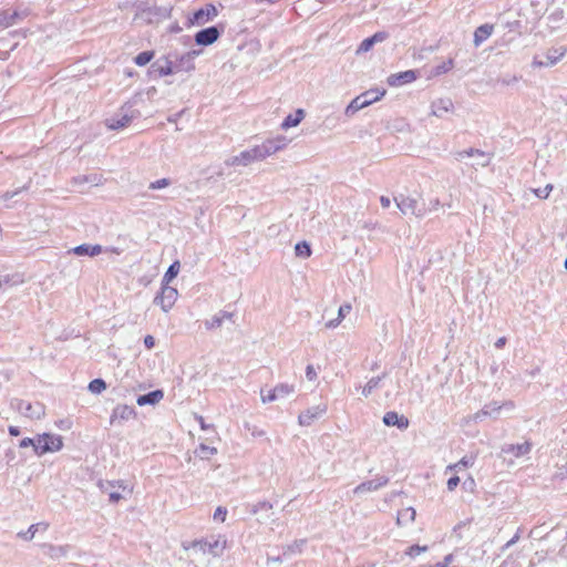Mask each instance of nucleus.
<instances>
[{
    "instance_id": "nucleus-1",
    "label": "nucleus",
    "mask_w": 567,
    "mask_h": 567,
    "mask_svg": "<svg viewBox=\"0 0 567 567\" xmlns=\"http://www.w3.org/2000/svg\"><path fill=\"white\" fill-rule=\"evenodd\" d=\"M99 487L103 493L109 495L111 503H117L127 498L133 493V487L128 486L124 481H105L100 482Z\"/></svg>"
},
{
    "instance_id": "nucleus-2",
    "label": "nucleus",
    "mask_w": 567,
    "mask_h": 567,
    "mask_svg": "<svg viewBox=\"0 0 567 567\" xmlns=\"http://www.w3.org/2000/svg\"><path fill=\"white\" fill-rule=\"evenodd\" d=\"M289 144V140L284 135H278L272 138L264 141L259 145H255L254 152L256 153L257 161H264L265 158L282 151Z\"/></svg>"
},
{
    "instance_id": "nucleus-3",
    "label": "nucleus",
    "mask_w": 567,
    "mask_h": 567,
    "mask_svg": "<svg viewBox=\"0 0 567 567\" xmlns=\"http://www.w3.org/2000/svg\"><path fill=\"white\" fill-rule=\"evenodd\" d=\"M385 94V90L374 89L369 90L361 95L357 96L351 101V103L346 107V115L352 116L358 111L371 105L372 103L381 100V97Z\"/></svg>"
},
{
    "instance_id": "nucleus-4",
    "label": "nucleus",
    "mask_w": 567,
    "mask_h": 567,
    "mask_svg": "<svg viewBox=\"0 0 567 567\" xmlns=\"http://www.w3.org/2000/svg\"><path fill=\"white\" fill-rule=\"evenodd\" d=\"M11 406L22 416L30 420H40L45 414V408L40 402H29L16 399L11 402Z\"/></svg>"
},
{
    "instance_id": "nucleus-5",
    "label": "nucleus",
    "mask_w": 567,
    "mask_h": 567,
    "mask_svg": "<svg viewBox=\"0 0 567 567\" xmlns=\"http://www.w3.org/2000/svg\"><path fill=\"white\" fill-rule=\"evenodd\" d=\"M567 53L565 47L550 48L543 55H535L532 61L534 69L550 68L557 64Z\"/></svg>"
},
{
    "instance_id": "nucleus-6",
    "label": "nucleus",
    "mask_w": 567,
    "mask_h": 567,
    "mask_svg": "<svg viewBox=\"0 0 567 567\" xmlns=\"http://www.w3.org/2000/svg\"><path fill=\"white\" fill-rule=\"evenodd\" d=\"M37 444L35 454L39 456L50 452H58L63 447L62 437L50 433L38 435Z\"/></svg>"
},
{
    "instance_id": "nucleus-7",
    "label": "nucleus",
    "mask_w": 567,
    "mask_h": 567,
    "mask_svg": "<svg viewBox=\"0 0 567 567\" xmlns=\"http://www.w3.org/2000/svg\"><path fill=\"white\" fill-rule=\"evenodd\" d=\"M193 548H198L203 554H210L214 557L220 556L226 548V539L221 536L213 540H196L192 544Z\"/></svg>"
},
{
    "instance_id": "nucleus-8",
    "label": "nucleus",
    "mask_w": 567,
    "mask_h": 567,
    "mask_svg": "<svg viewBox=\"0 0 567 567\" xmlns=\"http://www.w3.org/2000/svg\"><path fill=\"white\" fill-rule=\"evenodd\" d=\"M178 297L176 288L162 285L161 292L154 298V303L159 306L164 312H168L175 305Z\"/></svg>"
},
{
    "instance_id": "nucleus-9",
    "label": "nucleus",
    "mask_w": 567,
    "mask_h": 567,
    "mask_svg": "<svg viewBox=\"0 0 567 567\" xmlns=\"http://www.w3.org/2000/svg\"><path fill=\"white\" fill-rule=\"evenodd\" d=\"M396 207L403 215H414L416 217L424 216L425 210L420 207L419 200L414 197L400 195L394 198Z\"/></svg>"
},
{
    "instance_id": "nucleus-10",
    "label": "nucleus",
    "mask_w": 567,
    "mask_h": 567,
    "mask_svg": "<svg viewBox=\"0 0 567 567\" xmlns=\"http://www.w3.org/2000/svg\"><path fill=\"white\" fill-rule=\"evenodd\" d=\"M217 14V8L209 3L194 12L193 17L189 18V22L192 25H204L213 21Z\"/></svg>"
},
{
    "instance_id": "nucleus-11",
    "label": "nucleus",
    "mask_w": 567,
    "mask_h": 567,
    "mask_svg": "<svg viewBox=\"0 0 567 567\" xmlns=\"http://www.w3.org/2000/svg\"><path fill=\"white\" fill-rule=\"evenodd\" d=\"M254 162H258L254 148L245 150L237 155L229 156L224 164L228 167L248 166Z\"/></svg>"
},
{
    "instance_id": "nucleus-12",
    "label": "nucleus",
    "mask_w": 567,
    "mask_h": 567,
    "mask_svg": "<svg viewBox=\"0 0 567 567\" xmlns=\"http://www.w3.org/2000/svg\"><path fill=\"white\" fill-rule=\"evenodd\" d=\"M327 412L326 404H319L307 409L298 416V423L301 426H310L316 420L321 417Z\"/></svg>"
},
{
    "instance_id": "nucleus-13",
    "label": "nucleus",
    "mask_w": 567,
    "mask_h": 567,
    "mask_svg": "<svg viewBox=\"0 0 567 567\" xmlns=\"http://www.w3.org/2000/svg\"><path fill=\"white\" fill-rule=\"evenodd\" d=\"M202 53L200 50H192L181 55L174 63L176 73L190 72L195 70V59Z\"/></svg>"
},
{
    "instance_id": "nucleus-14",
    "label": "nucleus",
    "mask_w": 567,
    "mask_h": 567,
    "mask_svg": "<svg viewBox=\"0 0 567 567\" xmlns=\"http://www.w3.org/2000/svg\"><path fill=\"white\" fill-rule=\"evenodd\" d=\"M136 416V412L134 408L126 405V404H118L114 408L111 417L110 423H122L124 421H128L131 419H134Z\"/></svg>"
},
{
    "instance_id": "nucleus-15",
    "label": "nucleus",
    "mask_w": 567,
    "mask_h": 567,
    "mask_svg": "<svg viewBox=\"0 0 567 567\" xmlns=\"http://www.w3.org/2000/svg\"><path fill=\"white\" fill-rule=\"evenodd\" d=\"M532 450V444L527 441L520 444H504L501 449V453L506 457L507 455L515 458L522 457L528 454Z\"/></svg>"
},
{
    "instance_id": "nucleus-16",
    "label": "nucleus",
    "mask_w": 567,
    "mask_h": 567,
    "mask_svg": "<svg viewBox=\"0 0 567 567\" xmlns=\"http://www.w3.org/2000/svg\"><path fill=\"white\" fill-rule=\"evenodd\" d=\"M389 38V33L380 31L374 33L372 37L364 39L358 47L355 54L360 55L369 52L377 43H382Z\"/></svg>"
},
{
    "instance_id": "nucleus-17",
    "label": "nucleus",
    "mask_w": 567,
    "mask_h": 567,
    "mask_svg": "<svg viewBox=\"0 0 567 567\" xmlns=\"http://www.w3.org/2000/svg\"><path fill=\"white\" fill-rule=\"evenodd\" d=\"M389 480L384 476H379L373 480L363 482L359 484L354 489L353 493L358 495H362L365 493L374 492L381 488L382 486L386 485Z\"/></svg>"
},
{
    "instance_id": "nucleus-18",
    "label": "nucleus",
    "mask_w": 567,
    "mask_h": 567,
    "mask_svg": "<svg viewBox=\"0 0 567 567\" xmlns=\"http://www.w3.org/2000/svg\"><path fill=\"white\" fill-rule=\"evenodd\" d=\"M219 35L220 31L217 29V27H209L198 31L195 35V41L199 45H210L217 41Z\"/></svg>"
},
{
    "instance_id": "nucleus-19",
    "label": "nucleus",
    "mask_w": 567,
    "mask_h": 567,
    "mask_svg": "<svg viewBox=\"0 0 567 567\" xmlns=\"http://www.w3.org/2000/svg\"><path fill=\"white\" fill-rule=\"evenodd\" d=\"M454 104L451 99H437L431 103V114L436 117H442L444 113L453 112Z\"/></svg>"
},
{
    "instance_id": "nucleus-20",
    "label": "nucleus",
    "mask_w": 567,
    "mask_h": 567,
    "mask_svg": "<svg viewBox=\"0 0 567 567\" xmlns=\"http://www.w3.org/2000/svg\"><path fill=\"white\" fill-rule=\"evenodd\" d=\"M44 554L51 559L66 558L72 547L70 545H43Z\"/></svg>"
},
{
    "instance_id": "nucleus-21",
    "label": "nucleus",
    "mask_w": 567,
    "mask_h": 567,
    "mask_svg": "<svg viewBox=\"0 0 567 567\" xmlns=\"http://www.w3.org/2000/svg\"><path fill=\"white\" fill-rule=\"evenodd\" d=\"M134 117H135L134 112H131V113L125 112L117 116L106 120V126L110 130H120V128L126 127L132 122V120Z\"/></svg>"
},
{
    "instance_id": "nucleus-22",
    "label": "nucleus",
    "mask_w": 567,
    "mask_h": 567,
    "mask_svg": "<svg viewBox=\"0 0 567 567\" xmlns=\"http://www.w3.org/2000/svg\"><path fill=\"white\" fill-rule=\"evenodd\" d=\"M24 282L23 275L19 272L0 275V291H6Z\"/></svg>"
},
{
    "instance_id": "nucleus-23",
    "label": "nucleus",
    "mask_w": 567,
    "mask_h": 567,
    "mask_svg": "<svg viewBox=\"0 0 567 567\" xmlns=\"http://www.w3.org/2000/svg\"><path fill=\"white\" fill-rule=\"evenodd\" d=\"M225 320L233 321L234 320V313L225 311V310H221L218 313H216L215 316H213L210 319L206 320L205 321V327L208 330L217 329V328L221 327V324H223V322Z\"/></svg>"
},
{
    "instance_id": "nucleus-24",
    "label": "nucleus",
    "mask_w": 567,
    "mask_h": 567,
    "mask_svg": "<svg viewBox=\"0 0 567 567\" xmlns=\"http://www.w3.org/2000/svg\"><path fill=\"white\" fill-rule=\"evenodd\" d=\"M383 422L388 426H398L401 430H404L409 426V420L393 411L386 412L384 414Z\"/></svg>"
},
{
    "instance_id": "nucleus-25",
    "label": "nucleus",
    "mask_w": 567,
    "mask_h": 567,
    "mask_svg": "<svg viewBox=\"0 0 567 567\" xmlns=\"http://www.w3.org/2000/svg\"><path fill=\"white\" fill-rule=\"evenodd\" d=\"M416 79L415 72L412 70L392 74L388 78V83L391 86H398L404 83H410Z\"/></svg>"
},
{
    "instance_id": "nucleus-26",
    "label": "nucleus",
    "mask_w": 567,
    "mask_h": 567,
    "mask_svg": "<svg viewBox=\"0 0 567 567\" xmlns=\"http://www.w3.org/2000/svg\"><path fill=\"white\" fill-rule=\"evenodd\" d=\"M163 398H164V392L162 390H155L147 394L140 395L136 399V403L140 406L156 405L157 403H159L163 400Z\"/></svg>"
},
{
    "instance_id": "nucleus-27",
    "label": "nucleus",
    "mask_w": 567,
    "mask_h": 567,
    "mask_svg": "<svg viewBox=\"0 0 567 567\" xmlns=\"http://www.w3.org/2000/svg\"><path fill=\"white\" fill-rule=\"evenodd\" d=\"M351 310H352L351 303L344 302L343 305H341L339 307L337 318L327 321L324 323V327L327 329H334V328H337L342 322V320L351 312Z\"/></svg>"
},
{
    "instance_id": "nucleus-28",
    "label": "nucleus",
    "mask_w": 567,
    "mask_h": 567,
    "mask_svg": "<svg viewBox=\"0 0 567 567\" xmlns=\"http://www.w3.org/2000/svg\"><path fill=\"white\" fill-rule=\"evenodd\" d=\"M513 408H514V404L511 401L505 402L503 404H498L497 402H491V403L484 405L483 413L488 414V416L496 419V417H498L502 409L513 410Z\"/></svg>"
},
{
    "instance_id": "nucleus-29",
    "label": "nucleus",
    "mask_w": 567,
    "mask_h": 567,
    "mask_svg": "<svg viewBox=\"0 0 567 567\" xmlns=\"http://www.w3.org/2000/svg\"><path fill=\"white\" fill-rule=\"evenodd\" d=\"M494 31L493 24H482L476 28L474 32V45L480 47L485 40H487Z\"/></svg>"
},
{
    "instance_id": "nucleus-30",
    "label": "nucleus",
    "mask_w": 567,
    "mask_h": 567,
    "mask_svg": "<svg viewBox=\"0 0 567 567\" xmlns=\"http://www.w3.org/2000/svg\"><path fill=\"white\" fill-rule=\"evenodd\" d=\"M152 68L154 69L155 72L158 73L159 76L176 73L174 63L166 58L163 60H157L155 63L152 64Z\"/></svg>"
},
{
    "instance_id": "nucleus-31",
    "label": "nucleus",
    "mask_w": 567,
    "mask_h": 567,
    "mask_svg": "<svg viewBox=\"0 0 567 567\" xmlns=\"http://www.w3.org/2000/svg\"><path fill=\"white\" fill-rule=\"evenodd\" d=\"M272 505L268 502H259L252 506L251 513L258 515V520L264 522L270 517Z\"/></svg>"
},
{
    "instance_id": "nucleus-32",
    "label": "nucleus",
    "mask_w": 567,
    "mask_h": 567,
    "mask_svg": "<svg viewBox=\"0 0 567 567\" xmlns=\"http://www.w3.org/2000/svg\"><path fill=\"white\" fill-rule=\"evenodd\" d=\"M305 117L303 110L299 109L296 111V114H289L284 122L281 123L282 130H288L290 127L297 126Z\"/></svg>"
},
{
    "instance_id": "nucleus-33",
    "label": "nucleus",
    "mask_w": 567,
    "mask_h": 567,
    "mask_svg": "<svg viewBox=\"0 0 567 567\" xmlns=\"http://www.w3.org/2000/svg\"><path fill=\"white\" fill-rule=\"evenodd\" d=\"M415 515H416V513H415L414 508H412V507L403 508L402 511H400L398 513L396 524L399 526H401V525H405L408 523H412L415 519Z\"/></svg>"
},
{
    "instance_id": "nucleus-34",
    "label": "nucleus",
    "mask_w": 567,
    "mask_h": 567,
    "mask_svg": "<svg viewBox=\"0 0 567 567\" xmlns=\"http://www.w3.org/2000/svg\"><path fill=\"white\" fill-rule=\"evenodd\" d=\"M181 265L178 261L173 262L163 277V284L169 286L171 281L178 275Z\"/></svg>"
},
{
    "instance_id": "nucleus-35",
    "label": "nucleus",
    "mask_w": 567,
    "mask_h": 567,
    "mask_svg": "<svg viewBox=\"0 0 567 567\" xmlns=\"http://www.w3.org/2000/svg\"><path fill=\"white\" fill-rule=\"evenodd\" d=\"M19 18V13L18 12H8V11H4L2 13H0V25H2L3 28H8V27H11L16 23V19Z\"/></svg>"
},
{
    "instance_id": "nucleus-36",
    "label": "nucleus",
    "mask_w": 567,
    "mask_h": 567,
    "mask_svg": "<svg viewBox=\"0 0 567 567\" xmlns=\"http://www.w3.org/2000/svg\"><path fill=\"white\" fill-rule=\"evenodd\" d=\"M274 389L276 391L278 399L288 396L295 392V386L292 384H287V383H280V384L276 385Z\"/></svg>"
},
{
    "instance_id": "nucleus-37",
    "label": "nucleus",
    "mask_w": 567,
    "mask_h": 567,
    "mask_svg": "<svg viewBox=\"0 0 567 567\" xmlns=\"http://www.w3.org/2000/svg\"><path fill=\"white\" fill-rule=\"evenodd\" d=\"M89 391L94 394H100L106 389V383L102 379H94L89 383Z\"/></svg>"
},
{
    "instance_id": "nucleus-38",
    "label": "nucleus",
    "mask_w": 567,
    "mask_h": 567,
    "mask_svg": "<svg viewBox=\"0 0 567 567\" xmlns=\"http://www.w3.org/2000/svg\"><path fill=\"white\" fill-rule=\"evenodd\" d=\"M296 255L301 258H308L311 255V248L306 241L298 243L295 247Z\"/></svg>"
},
{
    "instance_id": "nucleus-39",
    "label": "nucleus",
    "mask_w": 567,
    "mask_h": 567,
    "mask_svg": "<svg viewBox=\"0 0 567 567\" xmlns=\"http://www.w3.org/2000/svg\"><path fill=\"white\" fill-rule=\"evenodd\" d=\"M199 456L202 458H209L212 455H215L217 454V449L214 447V446H208L204 443L199 444L198 446V450H197Z\"/></svg>"
},
{
    "instance_id": "nucleus-40",
    "label": "nucleus",
    "mask_w": 567,
    "mask_h": 567,
    "mask_svg": "<svg viewBox=\"0 0 567 567\" xmlns=\"http://www.w3.org/2000/svg\"><path fill=\"white\" fill-rule=\"evenodd\" d=\"M381 377H375L369 380V382L362 388V394L364 396H369L374 389H377L380 384Z\"/></svg>"
},
{
    "instance_id": "nucleus-41",
    "label": "nucleus",
    "mask_w": 567,
    "mask_h": 567,
    "mask_svg": "<svg viewBox=\"0 0 567 567\" xmlns=\"http://www.w3.org/2000/svg\"><path fill=\"white\" fill-rule=\"evenodd\" d=\"M470 465H472V461L465 456L462 460H460L457 463L449 465L446 467V472H449V471L458 472L461 470L468 467Z\"/></svg>"
},
{
    "instance_id": "nucleus-42",
    "label": "nucleus",
    "mask_w": 567,
    "mask_h": 567,
    "mask_svg": "<svg viewBox=\"0 0 567 567\" xmlns=\"http://www.w3.org/2000/svg\"><path fill=\"white\" fill-rule=\"evenodd\" d=\"M154 56L152 51H144L136 55L135 63L140 66L146 65Z\"/></svg>"
},
{
    "instance_id": "nucleus-43",
    "label": "nucleus",
    "mask_w": 567,
    "mask_h": 567,
    "mask_svg": "<svg viewBox=\"0 0 567 567\" xmlns=\"http://www.w3.org/2000/svg\"><path fill=\"white\" fill-rule=\"evenodd\" d=\"M305 543H306V540H303V539L293 542L291 545L287 546V548L284 551V555L300 554L302 551V547H303Z\"/></svg>"
},
{
    "instance_id": "nucleus-44",
    "label": "nucleus",
    "mask_w": 567,
    "mask_h": 567,
    "mask_svg": "<svg viewBox=\"0 0 567 567\" xmlns=\"http://www.w3.org/2000/svg\"><path fill=\"white\" fill-rule=\"evenodd\" d=\"M244 426L251 434L252 437H261L266 435V432L259 429L257 425L246 422Z\"/></svg>"
},
{
    "instance_id": "nucleus-45",
    "label": "nucleus",
    "mask_w": 567,
    "mask_h": 567,
    "mask_svg": "<svg viewBox=\"0 0 567 567\" xmlns=\"http://www.w3.org/2000/svg\"><path fill=\"white\" fill-rule=\"evenodd\" d=\"M260 398L262 403H269L278 399L275 389L267 391V393L265 392L264 389H261Z\"/></svg>"
},
{
    "instance_id": "nucleus-46",
    "label": "nucleus",
    "mask_w": 567,
    "mask_h": 567,
    "mask_svg": "<svg viewBox=\"0 0 567 567\" xmlns=\"http://www.w3.org/2000/svg\"><path fill=\"white\" fill-rule=\"evenodd\" d=\"M39 524H32L27 532H21L18 534L19 537L24 538L25 540L33 539L37 530H38Z\"/></svg>"
},
{
    "instance_id": "nucleus-47",
    "label": "nucleus",
    "mask_w": 567,
    "mask_h": 567,
    "mask_svg": "<svg viewBox=\"0 0 567 567\" xmlns=\"http://www.w3.org/2000/svg\"><path fill=\"white\" fill-rule=\"evenodd\" d=\"M171 185V181L168 178H161L155 182H152L148 186L150 189H161Z\"/></svg>"
},
{
    "instance_id": "nucleus-48",
    "label": "nucleus",
    "mask_w": 567,
    "mask_h": 567,
    "mask_svg": "<svg viewBox=\"0 0 567 567\" xmlns=\"http://www.w3.org/2000/svg\"><path fill=\"white\" fill-rule=\"evenodd\" d=\"M76 256H90V244H82L72 249Z\"/></svg>"
},
{
    "instance_id": "nucleus-49",
    "label": "nucleus",
    "mask_w": 567,
    "mask_h": 567,
    "mask_svg": "<svg viewBox=\"0 0 567 567\" xmlns=\"http://www.w3.org/2000/svg\"><path fill=\"white\" fill-rule=\"evenodd\" d=\"M427 550V546L413 545L408 548L406 555L410 557H414L421 553H425Z\"/></svg>"
},
{
    "instance_id": "nucleus-50",
    "label": "nucleus",
    "mask_w": 567,
    "mask_h": 567,
    "mask_svg": "<svg viewBox=\"0 0 567 567\" xmlns=\"http://www.w3.org/2000/svg\"><path fill=\"white\" fill-rule=\"evenodd\" d=\"M453 68V60L450 59L447 62L442 63L441 65H437L435 69V74L440 75L447 71H450Z\"/></svg>"
},
{
    "instance_id": "nucleus-51",
    "label": "nucleus",
    "mask_w": 567,
    "mask_h": 567,
    "mask_svg": "<svg viewBox=\"0 0 567 567\" xmlns=\"http://www.w3.org/2000/svg\"><path fill=\"white\" fill-rule=\"evenodd\" d=\"M551 189H553V186L550 184H548L544 188L535 189V195L539 198H547L549 193L551 192Z\"/></svg>"
},
{
    "instance_id": "nucleus-52",
    "label": "nucleus",
    "mask_w": 567,
    "mask_h": 567,
    "mask_svg": "<svg viewBox=\"0 0 567 567\" xmlns=\"http://www.w3.org/2000/svg\"><path fill=\"white\" fill-rule=\"evenodd\" d=\"M37 443H38V439L34 440V439H30V437H24L23 440L20 441L19 447L25 449V447L32 446L33 450L35 451V445H38Z\"/></svg>"
},
{
    "instance_id": "nucleus-53",
    "label": "nucleus",
    "mask_w": 567,
    "mask_h": 567,
    "mask_svg": "<svg viewBox=\"0 0 567 567\" xmlns=\"http://www.w3.org/2000/svg\"><path fill=\"white\" fill-rule=\"evenodd\" d=\"M227 509L225 507L218 506L214 513V519L224 522L226 519Z\"/></svg>"
},
{
    "instance_id": "nucleus-54",
    "label": "nucleus",
    "mask_w": 567,
    "mask_h": 567,
    "mask_svg": "<svg viewBox=\"0 0 567 567\" xmlns=\"http://www.w3.org/2000/svg\"><path fill=\"white\" fill-rule=\"evenodd\" d=\"M519 81L517 75H505L501 79L502 84L504 85H513Z\"/></svg>"
},
{
    "instance_id": "nucleus-55",
    "label": "nucleus",
    "mask_w": 567,
    "mask_h": 567,
    "mask_svg": "<svg viewBox=\"0 0 567 567\" xmlns=\"http://www.w3.org/2000/svg\"><path fill=\"white\" fill-rule=\"evenodd\" d=\"M520 538L519 532H517L502 548L501 550L504 553L509 547L514 546Z\"/></svg>"
},
{
    "instance_id": "nucleus-56",
    "label": "nucleus",
    "mask_w": 567,
    "mask_h": 567,
    "mask_svg": "<svg viewBox=\"0 0 567 567\" xmlns=\"http://www.w3.org/2000/svg\"><path fill=\"white\" fill-rule=\"evenodd\" d=\"M484 416H488V414L483 413V409H482L478 412H476L475 414H473V415L468 416L467 419H465V422L466 423H468L471 421L477 422V421H481Z\"/></svg>"
},
{
    "instance_id": "nucleus-57",
    "label": "nucleus",
    "mask_w": 567,
    "mask_h": 567,
    "mask_svg": "<svg viewBox=\"0 0 567 567\" xmlns=\"http://www.w3.org/2000/svg\"><path fill=\"white\" fill-rule=\"evenodd\" d=\"M306 378L309 381H313V380L317 379V372H316L313 365H311V364L307 365V368H306Z\"/></svg>"
},
{
    "instance_id": "nucleus-58",
    "label": "nucleus",
    "mask_w": 567,
    "mask_h": 567,
    "mask_svg": "<svg viewBox=\"0 0 567 567\" xmlns=\"http://www.w3.org/2000/svg\"><path fill=\"white\" fill-rule=\"evenodd\" d=\"M458 483H460V477L458 476H452L447 481V489L449 491H454L457 487Z\"/></svg>"
},
{
    "instance_id": "nucleus-59",
    "label": "nucleus",
    "mask_w": 567,
    "mask_h": 567,
    "mask_svg": "<svg viewBox=\"0 0 567 567\" xmlns=\"http://www.w3.org/2000/svg\"><path fill=\"white\" fill-rule=\"evenodd\" d=\"M103 252V247L101 245H90V256L94 257Z\"/></svg>"
},
{
    "instance_id": "nucleus-60",
    "label": "nucleus",
    "mask_w": 567,
    "mask_h": 567,
    "mask_svg": "<svg viewBox=\"0 0 567 567\" xmlns=\"http://www.w3.org/2000/svg\"><path fill=\"white\" fill-rule=\"evenodd\" d=\"M144 344L147 349H152L155 346V339L148 334L144 338Z\"/></svg>"
},
{
    "instance_id": "nucleus-61",
    "label": "nucleus",
    "mask_w": 567,
    "mask_h": 567,
    "mask_svg": "<svg viewBox=\"0 0 567 567\" xmlns=\"http://www.w3.org/2000/svg\"><path fill=\"white\" fill-rule=\"evenodd\" d=\"M20 190H16V192H7L4 195H2V197L0 198V202L3 200V202H8L10 198L14 197L17 194H19Z\"/></svg>"
},
{
    "instance_id": "nucleus-62",
    "label": "nucleus",
    "mask_w": 567,
    "mask_h": 567,
    "mask_svg": "<svg viewBox=\"0 0 567 567\" xmlns=\"http://www.w3.org/2000/svg\"><path fill=\"white\" fill-rule=\"evenodd\" d=\"M380 203L383 208H389L391 205V199L386 196H381Z\"/></svg>"
},
{
    "instance_id": "nucleus-63",
    "label": "nucleus",
    "mask_w": 567,
    "mask_h": 567,
    "mask_svg": "<svg viewBox=\"0 0 567 567\" xmlns=\"http://www.w3.org/2000/svg\"><path fill=\"white\" fill-rule=\"evenodd\" d=\"M196 420L198 421L202 430H207V429L210 427V425L205 423V420H204V417L202 415H196Z\"/></svg>"
},
{
    "instance_id": "nucleus-64",
    "label": "nucleus",
    "mask_w": 567,
    "mask_h": 567,
    "mask_svg": "<svg viewBox=\"0 0 567 567\" xmlns=\"http://www.w3.org/2000/svg\"><path fill=\"white\" fill-rule=\"evenodd\" d=\"M8 431L12 436H18L20 434V430L18 426L10 425Z\"/></svg>"
}]
</instances>
